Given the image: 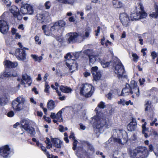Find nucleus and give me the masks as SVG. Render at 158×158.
Returning a JSON list of instances; mask_svg holds the SVG:
<instances>
[{
  "mask_svg": "<svg viewBox=\"0 0 158 158\" xmlns=\"http://www.w3.org/2000/svg\"><path fill=\"white\" fill-rule=\"evenodd\" d=\"M105 103L103 102L99 103L96 108L95 111L96 115L92 118V123L94 127L100 129L103 127L108 128L110 127L112 125V123L108 118L103 116H101L99 114L100 109H104L105 107Z\"/></svg>",
  "mask_w": 158,
  "mask_h": 158,
  "instance_id": "1",
  "label": "nucleus"
},
{
  "mask_svg": "<svg viewBox=\"0 0 158 158\" xmlns=\"http://www.w3.org/2000/svg\"><path fill=\"white\" fill-rule=\"evenodd\" d=\"M128 137L126 132L123 130H116L113 131V135L110 138L115 143L119 144L124 145L127 141Z\"/></svg>",
  "mask_w": 158,
  "mask_h": 158,
  "instance_id": "2",
  "label": "nucleus"
},
{
  "mask_svg": "<svg viewBox=\"0 0 158 158\" xmlns=\"http://www.w3.org/2000/svg\"><path fill=\"white\" fill-rule=\"evenodd\" d=\"M129 154L131 158H147L148 152L146 148L140 147L133 150L129 149Z\"/></svg>",
  "mask_w": 158,
  "mask_h": 158,
  "instance_id": "3",
  "label": "nucleus"
},
{
  "mask_svg": "<svg viewBox=\"0 0 158 158\" xmlns=\"http://www.w3.org/2000/svg\"><path fill=\"white\" fill-rule=\"evenodd\" d=\"M26 102L25 98L23 97L19 96L12 103L13 109L16 111H19L28 108L29 105Z\"/></svg>",
  "mask_w": 158,
  "mask_h": 158,
  "instance_id": "4",
  "label": "nucleus"
},
{
  "mask_svg": "<svg viewBox=\"0 0 158 158\" xmlns=\"http://www.w3.org/2000/svg\"><path fill=\"white\" fill-rule=\"evenodd\" d=\"M83 36L81 33L70 32L66 34L67 40L69 43H74L77 41L81 42L84 40Z\"/></svg>",
  "mask_w": 158,
  "mask_h": 158,
  "instance_id": "5",
  "label": "nucleus"
},
{
  "mask_svg": "<svg viewBox=\"0 0 158 158\" xmlns=\"http://www.w3.org/2000/svg\"><path fill=\"white\" fill-rule=\"evenodd\" d=\"M94 91V87L88 84L82 85L80 87V93L85 97H89L92 95Z\"/></svg>",
  "mask_w": 158,
  "mask_h": 158,
  "instance_id": "6",
  "label": "nucleus"
},
{
  "mask_svg": "<svg viewBox=\"0 0 158 158\" xmlns=\"http://www.w3.org/2000/svg\"><path fill=\"white\" fill-rule=\"evenodd\" d=\"M64 57L66 59V65L69 67L71 73L77 69L78 65L75 60L71 59L72 57L70 53L67 54Z\"/></svg>",
  "mask_w": 158,
  "mask_h": 158,
  "instance_id": "7",
  "label": "nucleus"
},
{
  "mask_svg": "<svg viewBox=\"0 0 158 158\" xmlns=\"http://www.w3.org/2000/svg\"><path fill=\"white\" fill-rule=\"evenodd\" d=\"M32 121L29 119H23L20 122V124L22 128L31 135H33L35 133L34 128L30 127Z\"/></svg>",
  "mask_w": 158,
  "mask_h": 158,
  "instance_id": "8",
  "label": "nucleus"
},
{
  "mask_svg": "<svg viewBox=\"0 0 158 158\" xmlns=\"http://www.w3.org/2000/svg\"><path fill=\"white\" fill-rule=\"evenodd\" d=\"M66 24L65 22L63 20H59L53 23L51 27L50 31L52 34L58 35V31L62 27H64Z\"/></svg>",
  "mask_w": 158,
  "mask_h": 158,
  "instance_id": "9",
  "label": "nucleus"
},
{
  "mask_svg": "<svg viewBox=\"0 0 158 158\" xmlns=\"http://www.w3.org/2000/svg\"><path fill=\"white\" fill-rule=\"evenodd\" d=\"M114 72L117 75L118 78H127L124 67L121 63H119L116 65L115 68Z\"/></svg>",
  "mask_w": 158,
  "mask_h": 158,
  "instance_id": "10",
  "label": "nucleus"
},
{
  "mask_svg": "<svg viewBox=\"0 0 158 158\" xmlns=\"http://www.w3.org/2000/svg\"><path fill=\"white\" fill-rule=\"evenodd\" d=\"M48 17V13L46 12L38 14L36 16L37 22L43 24L47 23V19Z\"/></svg>",
  "mask_w": 158,
  "mask_h": 158,
  "instance_id": "11",
  "label": "nucleus"
},
{
  "mask_svg": "<svg viewBox=\"0 0 158 158\" xmlns=\"http://www.w3.org/2000/svg\"><path fill=\"white\" fill-rule=\"evenodd\" d=\"M34 12L33 7L31 5L27 4L21 7L20 12L23 15H32Z\"/></svg>",
  "mask_w": 158,
  "mask_h": 158,
  "instance_id": "12",
  "label": "nucleus"
},
{
  "mask_svg": "<svg viewBox=\"0 0 158 158\" xmlns=\"http://www.w3.org/2000/svg\"><path fill=\"white\" fill-rule=\"evenodd\" d=\"M10 148L6 145L0 147V155L4 158H7L10 154Z\"/></svg>",
  "mask_w": 158,
  "mask_h": 158,
  "instance_id": "13",
  "label": "nucleus"
},
{
  "mask_svg": "<svg viewBox=\"0 0 158 158\" xmlns=\"http://www.w3.org/2000/svg\"><path fill=\"white\" fill-rule=\"evenodd\" d=\"M147 16V13L145 12H143L142 13L136 12V13H133L131 14L130 18L131 20L133 21L138 20L139 19H142L145 18Z\"/></svg>",
  "mask_w": 158,
  "mask_h": 158,
  "instance_id": "14",
  "label": "nucleus"
},
{
  "mask_svg": "<svg viewBox=\"0 0 158 158\" xmlns=\"http://www.w3.org/2000/svg\"><path fill=\"white\" fill-rule=\"evenodd\" d=\"M120 19L123 25L125 27H127L129 25L130 20L128 15L126 13L120 14Z\"/></svg>",
  "mask_w": 158,
  "mask_h": 158,
  "instance_id": "15",
  "label": "nucleus"
},
{
  "mask_svg": "<svg viewBox=\"0 0 158 158\" xmlns=\"http://www.w3.org/2000/svg\"><path fill=\"white\" fill-rule=\"evenodd\" d=\"M15 55L17 58L19 60H24L26 59L25 51L23 49H16Z\"/></svg>",
  "mask_w": 158,
  "mask_h": 158,
  "instance_id": "16",
  "label": "nucleus"
},
{
  "mask_svg": "<svg viewBox=\"0 0 158 158\" xmlns=\"http://www.w3.org/2000/svg\"><path fill=\"white\" fill-rule=\"evenodd\" d=\"M9 27L6 22L3 20H0V32L3 34L6 33Z\"/></svg>",
  "mask_w": 158,
  "mask_h": 158,
  "instance_id": "17",
  "label": "nucleus"
},
{
  "mask_svg": "<svg viewBox=\"0 0 158 158\" xmlns=\"http://www.w3.org/2000/svg\"><path fill=\"white\" fill-rule=\"evenodd\" d=\"M10 12L13 14L14 16L17 18L19 20H21L22 19V15L19 12V9L15 6H12L10 9Z\"/></svg>",
  "mask_w": 158,
  "mask_h": 158,
  "instance_id": "18",
  "label": "nucleus"
},
{
  "mask_svg": "<svg viewBox=\"0 0 158 158\" xmlns=\"http://www.w3.org/2000/svg\"><path fill=\"white\" fill-rule=\"evenodd\" d=\"M91 72L94 78L95 81L99 80L101 77L99 71L98 70V67L97 66L92 67Z\"/></svg>",
  "mask_w": 158,
  "mask_h": 158,
  "instance_id": "19",
  "label": "nucleus"
},
{
  "mask_svg": "<svg viewBox=\"0 0 158 158\" xmlns=\"http://www.w3.org/2000/svg\"><path fill=\"white\" fill-rule=\"evenodd\" d=\"M32 82V80L30 77L26 74L23 75L22 79L21 81V84L25 85L28 84L29 86H30Z\"/></svg>",
  "mask_w": 158,
  "mask_h": 158,
  "instance_id": "20",
  "label": "nucleus"
},
{
  "mask_svg": "<svg viewBox=\"0 0 158 158\" xmlns=\"http://www.w3.org/2000/svg\"><path fill=\"white\" fill-rule=\"evenodd\" d=\"M85 152L87 156H90L92 155L94 152H92L89 150H87V151L84 150L82 147H78L77 148V152H76V155L78 157L80 156L79 154Z\"/></svg>",
  "mask_w": 158,
  "mask_h": 158,
  "instance_id": "21",
  "label": "nucleus"
},
{
  "mask_svg": "<svg viewBox=\"0 0 158 158\" xmlns=\"http://www.w3.org/2000/svg\"><path fill=\"white\" fill-rule=\"evenodd\" d=\"M137 123L136 120L134 118H133L132 121L127 126V129L129 131H134L136 127Z\"/></svg>",
  "mask_w": 158,
  "mask_h": 158,
  "instance_id": "22",
  "label": "nucleus"
},
{
  "mask_svg": "<svg viewBox=\"0 0 158 158\" xmlns=\"http://www.w3.org/2000/svg\"><path fill=\"white\" fill-rule=\"evenodd\" d=\"M89 64H93L95 61H98L101 60V57L99 55H90L89 56Z\"/></svg>",
  "mask_w": 158,
  "mask_h": 158,
  "instance_id": "23",
  "label": "nucleus"
},
{
  "mask_svg": "<svg viewBox=\"0 0 158 158\" xmlns=\"http://www.w3.org/2000/svg\"><path fill=\"white\" fill-rule=\"evenodd\" d=\"M51 140L53 146L58 148H61L62 142L60 140L56 138H52Z\"/></svg>",
  "mask_w": 158,
  "mask_h": 158,
  "instance_id": "24",
  "label": "nucleus"
},
{
  "mask_svg": "<svg viewBox=\"0 0 158 158\" xmlns=\"http://www.w3.org/2000/svg\"><path fill=\"white\" fill-rule=\"evenodd\" d=\"M4 62L5 65L9 68H15L18 65L17 62H12L8 60H6Z\"/></svg>",
  "mask_w": 158,
  "mask_h": 158,
  "instance_id": "25",
  "label": "nucleus"
},
{
  "mask_svg": "<svg viewBox=\"0 0 158 158\" xmlns=\"http://www.w3.org/2000/svg\"><path fill=\"white\" fill-rule=\"evenodd\" d=\"M81 143L82 144L87 145L88 150H89L91 152L92 151V152H94V153L95 149L92 145L91 144L88 142L85 141H82Z\"/></svg>",
  "mask_w": 158,
  "mask_h": 158,
  "instance_id": "26",
  "label": "nucleus"
},
{
  "mask_svg": "<svg viewBox=\"0 0 158 158\" xmlns=\"http://www.w3.org/2000/svg\"><path fill=\"white\" fill-rule=\"evenodd\" d=\"M130 91L131 89L126 85V87L122 89L121 95L122 96L127 95L130 94Z\"/></svg>",
  "mask_w": 158,
  "mask_h": 158,
  "instance_id": "27",
  "label": "nucleus"
},
{
  "mask_svg": "<svg viewBox=\"0 0 158 158\" xmlns=\"http://www.w3.org/2000/svg\"><path fill=\"white\" fill-rule=\"evenodd\" d=\"M60 89L63 92L66 93L71 92L72 90V89L70 88L67 86L64 85L60 86Z\"/></svg>",
  "mask_w": 158,
  "mask_h": 158,
  "instance_id": "28",
  "label": "nucleus"
},
{
  "mask_svg": "<svg viewBox=\"0 0 158 158\" xmlns=\"http://www.w3.org/2000/svg\"><path fill=\"white\" fill-rule=\"evenodd\" d=\"M64 110V108H62L61 110H60L57 114H56V119H57L58 122H61L63 120L62 119V111Z\"/></svg>",
  "mask_w": 158,
  "mask_h": 158,
  "instance_id": "29",
  "label": "nucleus"
},
{
  "mask_svg": "<svg viewBox=\"0 0 158 158\" xmlns=\"http://www.w3.org/2000/svg\"><path fill=\"white\" fill-rule=\"evenodd\" d=\"M118 0H113V4L114 7L116 8H120L123 6V4L121 2L118 1Z\"/></svg>",
  "mask_w": 158,
  "mask_h": 158,
  "instance_id": "30",
  "label": "nucleus"
},
{
  "mask_svg": "<svg viewBox=\"0 0 158 158\" xmlns=\"http://www.w3.org/2000/svg\"><path fill=\"white\" fill-rule=\"evenodd\" d=\"M16 75H14L12 74H10L9 73L4 72L0 74V79H3L5 77H8L10 76L15 77Z\"/></svg>",
  "mask_w": 158,
  "mask_h": 158,
  "instance_id": "31",
  "label": "nucleus"
},
{
  "mask_svg": "<svg viewBox=\"0 0 158 158\" xmlns=\"http://www.w3.org/2000/svg\"><path fill=\"white\" fill-rule=\"evenodd\" d=\"M31 56L34 61L39 63L43 59V57L42 56H38L37 55H31Z\"/></svg>",
  "mask_w": 158,
  "mask_h": 158,
  "instance_id": "32",
  "label": "nucleus"
},
{
  "mask_svg": "<svg viewBox=\"0 0 158 158\" xmlns=\"http://www.w3.org/2000/svg\"><path fill=\"white\" fill-rule=\"evenodd\" d=\"M47 106L49 110H53L55 107V102L52 100L50 101L48 103Z\"/></svg>",
  "mask_w": 158,
  "mask_h": 158,
  "instance_id": "33",
  "label": "nucleus"
},
{
  "mask_svg": "<svg viewBox=\"0 0 158 158\" xmlns=\"http://www.w3.org/2000/svg\"><path fill=\"white\" fill-rule=\"evenodd\" d=\"M7 98L6 96L0 97V104L1 106H3L8 102Z\"/></svg>",
  "mask_w": 158,
  "mask_h": 158,
  "instance_id": "34",
  "label": "nucleus"
},
{
  "mask_svg": "<svg viewBox=\"0 0 158 158\" xmlns=\"http://www.w3.org/2000/svg\"><path fill=\"white\" fill-rule=\"evenodd\" d=\"M134 93L135 94L137 97L139 95V87H136L131 89L130 94H132Z\"/></svg>",
  "mask_w": 158,
  "mask_h": 158,
  "instance_id": "35",
  "label": "nucleus"
},
{
  "mask_svg": "<svg viewBox=\"0 0 158 158\" xmlns=\"http://www.w3.org/2000/svg\"><path fill=\"white\" fill-rule=\"evenodd\" d=\"M128 86L131 89L135 88L136 87H138L137 85V83L134 81L132 80L131 81L130 84H127Z\"/></svg>",
  "mask_w": 158,
  "mask_h": 158,
  "instance_id": "36",
  "label": "nucleus"
},
{
  "mask_svg": "<svg viewBox=\"0 0 158 158\" xmlns=\"http://www.w3.org/2000/svg\"><path fill=\"white\" fill-rule=\"evenodd\" d=\"M150 15L151 17L154 18H157L158 17V7L157 6L156 7L155 11L153 12L152 14H150Z\"/></svg>",
  "mask_w": 158,
  "mask_h": 158,
  "instance_id": "37",
  "label": "nucleus"
},
{
  "mask_svg": "<svg viewBox=\"0 0 158 158\" xmlns=\"http://www.w3.org/2000/svg\"><path fill=\"white\" fill-rule=\"evenodd\" d=\"M103 68H106L110 64V63L106 61L105 60H102V58L101 57V60L99 61Z\"/></svg>",
  "mask_w": 158,
  "mask_h": 158,
  "instance_id": "38",
  "label": "nucleus"
},
{
  "mask_svg": "<svg viewBox=\"0 0 158 158\" xmlns=\"http://www.w3.org/2000/svg\"><path fill=\"white\" fill-rule=\"evenodd\" d=\"M129 102H126L124 99H121L118 102V104H122L123 106L126 105L128 106L129 105Z\"/></svg>",
  "mask_w": 158,
  "mask_h": 158,
  "instance_id": "39",
  "label": "nucleus"
},
{
  "mask_svg": "<svg viewBox=\"0 0 158 158\" xmlns=\"http://www.w3.org/2000/svg\"><path fill=\"white\" fill-rule=\"evenodd\" d=\"M145 105L146 106L145 111H146L149 110L151 106L150 102L148 101L145 104Z\"/></svg>",
  "mask_w": 158,
  "mask_h": 158,
  "instance_id": "40",
  "label": "nucleus"
},
{
  "mask_svg": "<svg viewBox=\"0 0 158 158\" xmlns=\"http://www.w3.org/2000/svg\"><path fill=\"white\" fill-rule=\"evenodd\" d=\"M132 56L133 58V60L134 61L137 62L139 59V57L136 53H132Z\"/></svg>",
  "mask_w": 158,
  "mask_h": 158,
  "instance_id": "41",
  "label": "nucleus"
},
{
  "mask_svg": "<svg viewBox=\"0 0 158 158\" xmlns=\"http://www.w3.org/2000/svg\"><path fill=\"white\" fill-rule=\"evenodd\" d=\"M51 4L49 1H48L46 2L44 4V6L45 8L47 9H48L50 8Z\"/></svg>",
  "mask_w": 158,
  "mask_h": 158,
  "instance_id": "42",
  "label": "nucleus"
},
{
  "mask_svg": "<svg viewBox=\"0 0 158 158\" xmlns=\"http://www.w3.org/2000/svg\"><path fill=\"white\" fill-rule=\"evenodd\" d=\"M50 88L49 85L46 82L45 84V89L44 91L45 92L47 93H49V89Z\"/></svg>",
  "mask_w": 158,
  "mask_h": 158,
  "instance_id": "43",
  "label": "nucleus"
},
{
  "mask_svg": "<svg viewBox=\"0 0 158 158\" xmlns=\"http://www.w3.org/2000/svg\"><path fill=\"white\" fill-rule=\"evenodd\" d=\"M35 40L36 42V43L38 44H41V41L40 40L39 36L36 35L35 37Z\"/></svg>",
  "mask_w": 158,
  "mask_h": 158,
  "instance_id": "44",
  "label": "nucleus"
},
{
  "mask_svg": "<svg viewBox=\"0 0 158 158\" xmlns=\"http://www.w3.org/2000/svg\"><path fill=\"white\" fill-rule=\"evenodd\" d=\"M73 140L74 141L73 143V150H75L76 148L78 142L77 140H76L75 139Z\"/></svg>",
  "mask_w": 158,
  "mask_h": 158,
  "instance_id": "45",
  "label": "nucleus"
},
{
  "mask_svg": "<svg viewBox=\"0 0 158 158\" xmlns=\"http://www.w3.org/2000/svg\"><path fill=\"white\" fill-rule=\"evenodd\" d=\"M81 33L82 34V35L83 36V37L84 38V40L86 38H88L89 36V32L88 31H86L84 35L83 33Z\"/></svg>",
  "mask_w": 158,
  "mask_h": 158,
  "instance_id": "46",
  "label": "nucleus"
},
{
  "mask_svg": "<svg viewBox=\"0 0 158 158\" xmlns=\"http://www.w3.org/2000/svg\"><path fill=\"white\" fill-rule=\"evenodd\" d=\"M66 4L73 5L75 2L74 0H66Z\"/></svg>",
  "mask_w": 158,
  "mask_h": 158,
  "instance_id": "47",
  "label": "nucleus"
},
{
  "mask_svg": "<svg viewBox=\"0 0 158 158\" xmlns=\"http://www.w3.org/2000/svg\"><path fill=\"white\" fill-rule=\"evenodd\" d=\"M3 1L4 3L7 6H9L11 4V2L9 0H2Z\"/></svg>",
  "mask_w": 158,
  "mask_h": 158,
  "instance_id": "48",
  "label": "nucleus"
},
{
  "mask_svg": "<svg viewBox=\"0 0 158 158\" xmlns=\"http://www.w3.org/2000/svg\"><path fill=\"white\" fill-rule=\"evenodd\" d=\"M14 113L13 111H10L7 113V115L8 117H11L14 116Z\"/></svg>",
  "mask_w": 158,
  "mask_h": 158,
  "instance_id": "49",
  "label": "nucleus"
},
{
  "mask_svg": "<svg viewBox=\"0 0 158 158\" xmlns=\"http://www.w3.org/2000/svg\"><path fill=\"white\" fill-rule=\"evenodd\" d=\"M139 81L140 83V85H142L144 84V82L145 81V79L144 78H143L142 79L139 78Z\"/></svg>",
  "mask_w": 158,
  "mask_h": 158,
  "instance_id": "50",
  "label": "nucleus"
},
{
  "mask_svg": "<svg viewBox=\"0 0 158 158\" xmlns=\"http://www.w3.org/2000/svg\"><path fill=\"white\" fill-rule=\"evenodd\" d=\"M142 131H143V132L144 133V131H146V132L148 131V128H146L145 125L144 124H143L142 125Z\"/></svg>",
  "mask_w": 158,
  "mask_h": 158,
  "instance_id": "51",
  "label": "nucleus"
},
{
  "mask_svg": "<svg viewBox=\"0 0 158 158\" xmlns=\"http://www.w3.org/2000/svg\"><path fill=\"white\" fill-rule=\"evenodd\" d=\"M151 56L153 59H155L157 56V54L155 52L153 51L151 53Z\"/></svg>",
  "mask_w": 158,
  "mask_h": 158,
  "instance_id": "52",
  "label": "nucleus"
},
{
  "mask_svg": "<svg viewBox=\"0 0 158 158\" xmlns=\"http://www.w3.org/2000/svg\"><path fill=\"white\" fill-rule=\"evenodd\" d=\"M59 98L61 101L64 100H65V97L64 96H62V94H61V93H60V95H58Z\"/></svg>",
  "mask_w": 158,
  "mask_h": 158,
  "instance_id": "53",
  "label": "nucleus"
},
{
  "mask_svg": "<svg viewBox=\"0 0 158 158\" xmlns=\"http://www.w3.org/2000/svg\"><path fill=\"white\" fill-rule=\"evenodd\" d=\"M47 26L45 25H44L42 27V30H43L44 33L45 34V35H46V32H47L46 31V29H47Z\"/></svg>",
  "mask_w": 158,
  "mask_h": 158,
  "instance_id": "54",
  "label": "nucleus"
},
{
  "mask_svg": "<svg viewBox=\"0 0 158 158\" xmlns=\"http://www.w3.org/2000/svg\"><path fill=\"white\" fill-rule=\"evenodd\" d=\"M112 94L111 93H109L106 95V97L109 100H111L112 98Z\"/></svg>",
  "mask_w": 158,
  "mask_h": 158,
  "instance_id": "55",
  "label": "nucleus"
},
{
  "mask_svg": "<svg viewBox=\"0 0 158 158\" xmlns=\"http://www.w3.org/2000/svg\"><path fill=\"white\" fill-rule=\"evenodd\" d=\"M100 29L101 27H100L98 26V27L96 31H95V32H96L95 35L96 36H98V33H99L100 32Z\"/></svg>",
  "mask_w": 158,
  "mask_h": 158,
  "instance_id": "56",
  "label": "nucleus"
},
{
  "mask_svg": "<svg viewBox=\"0 0 158 158\" xmlns=\"http://www.w3.org/2000/svg\"><path fill=\"white\" fill-rule=\"evenodd\" d=\"M85 77H87L89 76L90 73L89 72H86L83 73Z\"/></svg>",
  "mask_w": 158,
  "mask_h": 158,
  "instance_id": "57",
  "label": "nucleus"
},
{
  "mask_svg": "<svg viewBox=\"0 0 158 158\" xmlns=\"http://www.w3.org/2000/svg\"><path fill=\"white\" fill-rule=\"evenodd\" d=\"M139 5L140 6V9L141 11H139V13L140 12L141 13L143 12H144L143 11V7L142 6V4H139Z\"/></svg>",
  "mask_w": 158,
  "mask_h": 158,
  "instance_id": "58",
  "label": "nucleus"
},
{
  "mask_svg": "<svg viewBox=\"0 0 158 158\" xmlns=\"http://www.w3.org/2000/svg\"><path fill=\"white\" fill-rule=\"evenodd\" d=\"M40 148L44 152H45V153H46V152H48L47 151V150L46 149V148L44 146H43L42 144H40Z\"/></svg>",
  "mask_w": 158,
  "mask_h": 158,
  "instance_id": "59",
  "label": "nucleus"
},
{
  "mask_svg": "<svg viewBox=\"0 0 158 158\" xmlns=\"http://www.w3.org/2000/svg\"><path fill=\"white\" fill-rule=\"evenodd\" d=\"M73 56L76 59H77L79 56V53L78 52L75 53L73 54Z\"/></svg>",
  "mask_w": 158,
  "mask_h": 158,
  "instance_id": "60",
  "label": "nucleus"
},
{
  "mask_svg": "<svg viewBox=\"0 0 158 158\" xmlns=\"http://www.w3.org/2000/svg\"><path fill=\"white\" fill-rule=\"evenodd\" d=\"M59 129L60 132H63L64 131V128L61 125H60L59 126Z\"/></svg>",
  "mask_w": 158,
  "mask_h": 158,
  "instance_id": "61",
  "label": "nucleus"
},
{
  "mask_svg": "<svg viewBox=\"0 0 158 158\" xmlns=\"http://www.w3.org/2000/svg\"><path fill=\"white\" fill-rule=\"evenodd\" d=\"M50 117L52 119L56 118V114L55 113L52 112Z\"/></svg>",
  "mask_w": 158,
  "mask_h": 158,
  "instance_id": "62",
  "label": "nucleus"
},
{
  "mask_svg": "<svg viewBox=\"0 0 158 158\" xmlns=\"http://www.w3.org/2000/svg\"><path fill=\"white\" fill-rule=\"evenodd\" d=\"M69 138L70 139L73 138V139L74 140L75 139V137L74 136V133L71 132V133L70 135L69 136Z\"/></svg>",
  "mask_w": 158,
  "mask_h": 158,
  "instance_id": "63",
  "label": "nucleus"
},
{
  "mask_svg": "<svg viewBox=\"0 0 158 158\" xmlns=\"http://www.w3.org/2000/svg\"><path fill=\"white\" fill-rule=\"evenodd\" d=\"M92 9L91 6L90 5H87L86 6L85 9L86 11H88Z\"/></svg>",
  "mask_w": 158,
  "mask_h": 158,
  "instance_id": "64",
  "label": "nucleus"
}]
</instances>
